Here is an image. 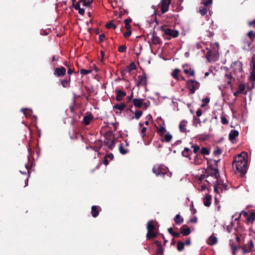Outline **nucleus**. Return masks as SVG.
Masks as SVG:
<instances>
[{
  "mask_svg": "<svg viewBox=\"0 0 255 255\" xmlns=\"http://www.w3.org/2000/svg\"><path fill=\"white\" fill-rule=\"evenodd\" d=\"M247 154L243 152L235 157L233 162V167L236 169V172L244 174L247 169Z\"/></svg>",
  "mask_w": 255,
  "mask_h": 255,
  "instance_id": "f257e3e1",
  "label": "nucleus"
},
{
  "mask_svg": "<svg viewBox=\"0 0 255 255\" xmlns=\"http://www.w3.org/2000/svg\"><path fill=\"white\" fill-rule=\"evenodd\" d=\"M168 168L163 165H155L152 168V172L156 176H161L163 178L165 175L171 176V174L168 173Z\"/></svg>",
  "mask_w": 255,
  "mask_h": 255,
  "instance_id": "f03ea898",
  "label": "nucleus"
},
{
  "mask_svg": "<svg viewBox=\"0 0 255 255\" xmlns=\"http://www.w3.org/2000/svg\"><path fill=\"white\" fill-rule=\"evenodd\" d=\"M155 224L156 223L153 221H150L147 223L146 227L147 230L146 237L147 239H149L156 237V233L155 230L156 227Z\"/></svg>",
  "mask_w": 255,
  "mask_h": 255,
  "instance_id": "7ed1b4c3",
  "label": "nucleus"
},
{
  "mask_svg": "<svg viewBox=\"0 0 255 255\" xmlns=\"http://www.w3.org/2000/svg\"><path fill=\"white\" fill-rule=\"evenodd\" d=\"M163 32L164 36L168 40L171 38H176L179 34L178 30L171 28H164L163 29Z\"/></svg>",
  "mask_w": 255,
  "mask_h": 255,
  "instance_id": "20e7f679",
  "label": "nucleus"
},
{
  "mask_svg": "<svg viewBox=\"0 0 255 255\" xmlns=\"http://www.w3.org/2000/svg\"><path fill=\"white\" fill-rule=\"evenodd\" d=\"M216 183L214 185V191L215 192L220 193L228 189L227 185L223 183L219 179L216 181Z\"/></svg>",
  "mask_w": 255,
  "mask_h": 255,
  "instance_id": "39448f33",
  "label": "nucleus"
},
{
  "mask_svg": "<svg viewBox=\"0 0 255 255\" xmlns=\"http://www.w3.org/2000/svg\"><path fill=\"white\" fill-rule=\"evenodd\" d=\"M187 86L191 93L193 94L196 90L199 89L200 83L194 80H190L187 82Z\"/></svg>",
  "mask_w": 255,
  "mask_h": 255,
  "instance_id": "423d86ee",
  "label": "nucleus"
},
{
  "mask_svg": "<svg viewBox=\"0 0 255 255\" xmlns=\"http://www.w3.org/2000/svg\"><path fill=\"white\" fill-rule=\"evenodd\" d=\"M157 120L159 127L158 128V133L159 134L160 136H162V134L165 133L167 132L165 128V125L164 121L162 120L161 118H158Z\"/></svg>",
  "mask_w": 255,
  "mask_h": 255,
  "instance_id": "0eeeda50",
  "label": "nucleus"
},
{
  "mask_svg": "<svg viewBox=\"0 0 255 255\" xmlns=\"http://www.w3.org/2000/svg\"><path fill=\"white\" fill-rule=\"evenodd\" d=\"M250 66L251 70L250 76V80L255 81V56L253 57Z\"/></svg>",
  "mask_w": 255,
  "mask_h": 255,
  "instance_id": "6e6552de",
  "label": "nucleus"
},
{
  "mask_svg": "<svg viewBox=\"0 0 255 255\" xmlns=\"http://www.w3.org/2000/svg\"><path fill=\"white\" fill-rule=\"evenodd\" d=\"M231 68L235 74L240 73L242 71V63L240 61H235L232 64Z\"/></svg>",
  "mask_w": 255,
  "mask_h": 255,
  "instance_id": "1a4fd4ad",
  "label": "nucleus"
},
{
  "mask_svg": "<svg viewBox=\"0 0 255 255\" xmlns=\"http://www.w3.org/2000/svg\"><path fill=\"white\" fill-rule=\"evenodd\" d=\"M207 173L208 174V177H214L216 180H218L219 174L218 169L215 168H209L207 170Z\"/></svg>",
  "mask_w": 255,
  "mask_h": 255,
  "instance_id": "9d476101",
  "label": "nucleus"
},
{
  "mask_svg": "<svg viewBox=\"0 0 255 255\" xmlns=\"http://www.w3.org/2000/svg\"><path fill=\"white\" fill-rule=\"evenodd\" d=\"M217 53L216 51L209 50L207 53L206 57L210 62H212L217 60Z\"/></svg>",
  "mask_w": 255,
  "mask_h": 255,
  "instance_id": "9b49d317",
  "label": "nucleus"
},
{
  "mask_svg": "<svg viewBox=\"0 0 255 255\" xmlns=\"http://www.w3.org/2000/svg\"><path fill=\"white\" fill-rule=\"evenodd\" d=\"M171 0H161V11L163 13L168 11Z\"/></svg>",
  "mask_w": 255,
  "mask_h": 255,
  "instance_id": "f8f14e48",
  "label": "nucleus"
},
{
  "mask_svg": "<svg viewBox=\"0 0 255 255\" xmlns=\"http://www.w3.org/2000/svg\"><path fill=\"white\" fill-rule=\"evenodd\" d=\"M66 73V69L65 68L62 67L61 68H56L55 69L54 75L58 76H64Z\"/></svg>",
  "mask_w": 255,
  "mask_h": 255,
  "instance_id": "ddd939ff",
  "label": "nucleus"
},
{
  "mask_svg": "<svg viewBox=\"0 0 255 255\" xmlns=\"http://www.w3.org/2000/svg\"><path fill=\"white\" fill-rule=\"evenodd\" d=\"M161 137V140L163 142H169L171 141L172 138V135L169 132H166L165 133L162 134V136H160Z\"/></svg>",
  "mask_w": 255,
  "mask_h": 255,
  "instance_id": "4468645a",
  "label": "nucleus"
},
{
  "mask_svg": "<svg viewBox=\"0 0 255 255\" xmlns=\"http://www.w3.org/2000/svg\"><path fill=\"white\" fill-rule=\"evenodd\" d=\"M203 203L204 206L209 207L211 203V196L209 194H206L203 198Z\"/></svg>",
  "mask_w": 255,
  "mask_h": 255,
  "instance_id": "2eb2a0df",
  "label": "nucleus"
},
{
  "mask_svg": "<svg viewBox=\"0 0 255 255\" xmlns=\"http://www.w3.org/2000/svg\"><path fill=\"white\" fill-rule=\"evenodd\" d=\"M138 86H145L147 84L146 78L145 75H141L138 77Z\"/></svg>",
  "mask_w": 255,
  "mask_h": 255,
  "instance_id": "dca6fc26",
  "label": "nucleus"
},
{
  "mask_svg": "<svg viewBox=\"0 0 255 255\" xmlns=\"http://www.w3.org/2000/svg\"><path fill=\"white\" fill-rule=\"evenodd\" d=\"M100 209L99 206H93L91 209V214L92 216L94 218L97 217L99 213V209Z\"/></svg>",
  "mask_w": 255,
  "mask_h": 255,
  "instance_id": "f3484780",
  "label": "nucleus"
},
{
  "mask_svg": "<svg viewBox=\"0 0 255 255\" xmlns=\"http://www.w3.org/2000/svg\"><path fill=\"white\" fill-rule=\"evenodd\" d=\"M117 96H116V100L118 101H120L122 100L123 97L126 96V92L122 91V90H118L116 91Z\"/></svg>",
  "mask_w": 255,
  "mask_h": 255,
  "instance_id": "a211bd4d",
  "label": "nucleus"
},
{
  "mask_svg": "<svg viewBox=\"0 0 255 255\" xmlns=\"http://www.w3.org/2000/svg\"><path fill=\"white\" fill-rule=\"evenodd\" d=\"M218 241L217 238L213 235L211 236L207 240V243L211 246L215 245Z\"/></svg>",
  "mask_w": 255,
  "mask_h": 255,
  "instance_id": "6ab92c4d",
  "label": "nucleus"
},
{
  "mask_svg": "<svg viewBox=\"0 0 255 255\" xmlns=\"http://www.w3.org/2000/svg\"><path fill=\"white\" fill-rule=\"evenodd\" d=\"M143 99L135 98L133 99V104L137 108H140L143 103Z\"/></svg>",
  "mask_w": 255,
  "mask_h": 255,
  "instance_id": "aec40b11",
  "label": "nucleus"
},
{
  "mask_svg": "<svg viewBox=\"0 0 255 255\" xmlns=\"http://www.w3.org/2000/svg\"><path fill=\"white\" fill-rule=\"evenodd\" d=\"M239 135V132L237 130H232L229 133V137L231 140H234Z\"/></svg>",
  "mask_w": 255,
  "mask_h": 255,
  "instance_id": "412c9836",
  "label": "nucleus"
},
{
  "mask_svg": "<svg viewBox=\"0 0 255 255\" xmlns=\"http://www.w3.org/2000/svg\"><path fill=\"white\" fill-rule=\"evenodd\" d=\"M104 144H106L109 148L112 150L115 146V141L114 140H107L104 141Z\"/></svg>",
  "mask_w": 255,
  "mask_h": 255,
  "instance_id": "4be33fe9",
  "label": "nucleus"
},
{
  "mask_svg": "<svg viewBox=\"0 0 255 255\" xmlns=\"http://www.w3.org/2000/svg\"><path fill=\"white\" fill-rule=\"evenodd\" d=\"M21 111L23 113L26 118H30L32 114V111L31 109H22Z\"/></svg>",
  "mask_w": 255,
  "mask_h": 255,
  "instance_id": "5701e85b",
  "label": "nucleus"
},
{
  "mask_svg": "<svg viewBox=\"0 0 255 255\" xmlns=\"http://www.w3.org/2000/svg\"><path fill=\"white\" fill-rule=\"evenodd\" d=\"M191 233L190 230L189 228H185L184 226L182 227L180 229V233L184 236H187Z\"/></svg>",
  "mask_w": 255,
  "mask_h": 255,
  "instance_id": "b1692460",
  "label": "nucleus"
},
{
  "mask_svg": "<svg viewBox=\"0 0 255 255\" xmlns=\"http://www.w3.org/2000/svg\"><path fill=\"white\" fill-rule=\"evenodd\" d=\"M154 243L157 246V250H156L157 254H160L162 253L163 250H162V245H161V243L158 241H156Z\"/></svg>",
  "mask_w": 255,
  "mask_h": 255,
  "instance_id": "393cba45",
  "label": "nucleus"
},
{
  "mask_svg": "<svg viewBox=\"0 0 255 255\" xmlns=\"http://www.w3.org/2000/svg\"><path fill=\"white\" fill-rule=\"evenodd\" d=\"M174 220L177 225H180L183 222V219L180 216V214H177Z\"/></svg>",
  "mask_w": 255,
  "mask_h": 255,
  "instance_id": "a878e982",
  "label": "nucleus"
},
{
  "mask_svg": "<svg viewBox=\"0 0 255 255\" xmlns=\"http://www.w3.org/2000/svg\"><path fill=\"white\" fill-rule=\"evenodd\" d=\"M187 126V122L183 121L179 125V128L181 132H185L186 131V127Z\"/></svg>",
  "mask_w": 255,
  "mask_h": 255,
  "instance_id": "bb28decb",
  "label": "nucleus"
},
{
  "mask_svg": "<svg viewBox=\"0 0 255 255\" xmlns=\"http://www.w3.org/2000/svg\"><path fill=\"white\" fill-rule=\"evenodd\" d=\"M185 65H183V67L184 68V72L186 74H189L191 76H193L195 74V72L193 69L190 68V69H188L185 68Z\"/></svg>",
  "mask_w": 255,
  "mask_h": 255,
  "instance_id": "cd10ccee",
  "label": "nucleus"
},
{
  "mask_svg": "<svg viewBox=\"0 0 255 255\" xmlns=\"http://www.w3.org/2000/svg\"><path fill=\"white\" fill-rule=\"evenodd\" d=\"M92 119H93V116L91 115H89L87 116H85L84 118L83 121L86 125H88L90 124V123L91 121L92 120Z\"/></svg>",
  "mask_w": 255,
  "mask_h": 255,
  "instance_id": "c85d7f7f",
  "label": "nucleus"
},
{
  "mask_svg": "<svg viewBox=\"0 0 255 255\" xmlns=\"http://www.w3.org/2000/svg\"><path fill=\"white\" fill-rule=\"evenodd\" d=\"M119 151L122 154H125L128 152L129 150L127 148H124L122 144H120L119 146Z\"/></svg>",
  "mask_w": 255,
  "mask_h": 255,
  "instance_id": "c756f323",
  "label": "nucleus"
},
{
  "mask_svg": "<svg viewBox=\"0 0 255 255\" xmlns=\"http://www.w3.org/2000/svg\"><path fill=\"white\" fill-rule=\"evenodd\" d=\"M180 70L178 69H175L171 73L172 76L176 80H179L178 74Z\"/></svg>",
  "mask_w": 255,
  "mask_h": 255,
  "instance_id": "7c9ffc66",
  "label": "nucleus"
},
{
  "mask_svg": "<svg viewBox=\"0 0 255 255\" xmlns=\"http://www.w3.org/2000/svg\"><path fill=\"white\" fill-rule=\"evenodd\" d=\"M70 79H65L61 81V84L63 87L67 88L69 87Z\"/></svg>",
  "mask_w": 255,
  "mask_h": 255,
  "instance_id": "2f4dec72",
  "label": "nucleus"
},
{
  "mask_svg": "<svg viewBox=\"0 0 255 255\" xmlns=\"http://www.w3.org/2000/svg\"><path fill=\"white\" fill-rule=\"evenodd\" d=\"M184 243L182 242H178L177 245V249L178 251H182L184 249Z\"/></svg>",
  "mask_w": 255,
  "mask_h": 255,
  "instance_id": "473e14b6",
  "label": "nucleus"
},
{
  "mask_svg": "<svg viewBox=\"0 0 255 255\" xmlns=\"http://www.w3.org/2000/svg\"><path fill=\"white\" fill-rule=\"evenodd\" d=\"M247 245V248L248 249V250L250 251V252H251L253 250L254 245L253 243V242L252 240H250L248 244Z\"/></svg>",
  "mask_w": 255,
  "mask_h": 255,
  "instance_id": "72a5a7b5",
  "label": "nucleus"
},
{
  "mask_svg": "<svg viewBox=\"0 0 255 255\" xmlns=\"http://www.w3.org/2000/svg\"><path fill=\"white\" fill-rule=\"evenodd\" d=\"M230 245L231 247L233 255H235L236 252L237 251L238 249L237 246L235 245L233 243H232L231 241H230Z\"/></svg>",
  "mask_w": 255,
  "mask_h": 255,
  "instance_id": "f704fd0d",
  "label": "nucleus"
},
{
  "mask_svg": "<svg viewBox=\"0 0 255 255\" xmlns=\"http://www.w3.org/2000/svg\"><path fill=\"white\" fill-rule=\"evenodd\" d=\"M207 10L208 9L206 6L204 7L202 6L199 7V12L202 15H204L205 14H206L207 12Z\"/></svg>",
  "mask_w": 255,
  "mask_h": 255,
  "instance_id": "c9c22d12",
  "label": "nucleus"
},
{
  "mask_svg": "<svg viewBox=\"0 0 255 255\" xmlns=\"http://www.w3.org/2000/svg\"><path fill=\"white\" fill-rule=\"evenodd\" d=\"M125 108V105L124 104H116L114 106V108L120 111L123 110Z\"/></svg>",
  "mask_w": 255,
  "mask_h": 255,
  "instance_id": "e433bc0d",
  "label": "nucleus"
},
{
  "mask_svg": "<svg viewBox=\"0 0 255 255\" xmlns=\"http://www.w3.org/2000/svg\"><path fill=\"white\" fill-rule=\"evenodd\" d=\"M151 41L153 43L157 44L159 43L160 39L157 36L153 35L151 38Z\"/></svg>",
  "mask_w": 255,
  "mask_h": 255,
  "instance_id": "4c0bfd02",
  "label": "nucleus"
},
{
  "mask_svg": "<svg viewBox=\"0 0 255 255\" xmlns=\"http://www.w3.org/2000/svg\"><path fill=\"white\" fill-rule=\"evenodd\" d=\"M213 0H202V3L206 7L212 4Z\"/></svg>",
  "mask_w": 255,
  "mask_h": 255,
  "instance_id": "58836bf2",
  "label": "nucleus"
},
{
  "mask_svg": "<svg viewBox=\"0 0 255 255\" xmlns=\"http://www.w3.org/2000/svg\"><path fill=\"white\" fill-rule=\"evenodd\" d=\"M131 19H126L124 20L125 27L128 29H129L130 28L129 23L131 22Z\"/></svg>",
  "mask_w": 255,
  "mask_h": 255,
  "instance_id": "ea45409f",
  "label": "nucleus"
},
{
  "mask_svg": "<svg viewBox=\"0 0 255 255\" xmlns=\"http://www.w3.org/2000/svg\"><path fill=\"white\" fill-rule=\"evenodd\" d=\"M142 115V112L141 111H136L134 112V118L136 119H138Z\"/></svg>",
  "mask_w": 255,
  "mask_h": 255,
  "instance_id": "a19ab883",
  "label": "nucleus"
},
{
  "mask_svg": "<svg viewBox=\"0 0 255 255\" xmlns=\"http://www.w3.org/2000/svg\"><path fill=\"white\" fill-rule=\"evenodd\" d=\"M91 72V70L87 69H81L80 70V74L82 75H85Z\"/></svg>",
  "mask_w": 255,
  "mask_h": 255,
  "instance_id": "79ce46f5",
  "label": "nucleus"
},
{
  "mask_svg": "<svg viewBox=\"0 0 255 255\" xmlns=\"http://www.w3.org/2000/svg\"><path fill=\"white\" fill-rule=\"evenodd\" d=\"M192 147L193 148V151L195 153H197L200 150V147L196 144L192 145Z\"/></svg>",
  "mask_w": 255,
  "mask_h": 255,
  "instance_id": "37998d69",
  "label": "nucleus"
},
{
  "mask_svg": "<svg viewBox=\"0 0 255 255\" xmlns=\"http://www.w3.org/2000/svg\"><path fill=\"white\" fill-rule=\"evenodd\" d=\"M245 90V86L243 84H240L239 86L238 93H243Z\"/></svg>",
  "mask_w": 255,
  "mask_h": 255,
  "instance_id": "c03bdc74",
  "label": "nucleus"
},
{
  "mask_svg": "<svg viewBox=\"0 0 255 255\" xmlns=\"http://www.w3.org/2000/svg\"><path fill=\"white\" fill-rule=\"evenodd\" d=\"M201 153L204 155H208L209 154V152L205 147H202L201 149Z\"/></svg>",
  "mask_w": 255,
  "mask_h": 255,
  "instance_id": "a18cd8bd",
  "label": "nucleus"
},
{
  "mask_svg": "<svg viewBox=\"0 0 255 255\" xmlns=\"http://www.w3.org/2000/svg\"><path fill=\"white\" fill-rule=\"evenodd\" d=\"M126 48L127 47L126 45H122L120 46L118 50L120 52H125L126 51Z\"/></svg>",
  "mask_w": 255,
  "mask_h": 255,
  "instance_id": "49530a36",
  "label": "nucleus"
},
{
  "mask_svg": "<svg viewBox=\"0 0 255 255\" xmlns=\"http://www.w3.org/2000/svg\"><path fill=\"white\" fill-rule=\"evenodd\" d=\"M194 124H195L196 127H198V125H200L201 124V122L200 120L198 118H194Z\"/></svg>",
  "mask_w": 255,
  "mask_h": 255,
  "instance_id": "de8ad7c7",
  "label": "nucleus"
},
{
  "mask_svg": "<svg viewBox=\"0 0 255 255\" xmlns=\"http://www.w3.org/2000/svg\"><path fill=\"white\" fill-rule=\"evenodd\" d=\"M106 27L107 28H110L111 27H113L114 29H115V28H116L117 26L115 24H114L113 23L111 22L107 24Z\"/></svg>",
  "mask_w": 255,
  "mask_h": 255,
  "instance_id": "09e8293b",
  "label": "nucleus"
},
{
  "mask_svg": "<svg viewBox=\"0 0 255 255\" xmlns=\"http://www.w3.org/2000/svg\"><path fill=\"white\" fill-rule=\"evenodd\" d=\"M243 252L244 254L250 252L248 249L247 248V245H244L242 247Z\"/></svg>",
  "mask_w": 255,
  "mask_h": 255,
  "instance_id": "8fccbe9b",
  "label": "nucleus"
},
{
  "mask_svg": "<svg viewBox=\"0 0 255 255\" xmlns=\"http://www.w3.org/2000/svg\"><path fill=\"white\" fill-rule=\"evenodd\" d=\"M255 220V213H252L248 217L249 221H254Z\"/></svg>",
  "mask_w": 255,
  "mask_h": 255,
  "instance_id": "3c124183",
  "label": "nucleus"
},
{
  "mask_svg": "<svg viewBox=\"0 0 255 255\" xmlns=\"http://www.w3.org/2000/svg\"><path fill=\"white\" fill-rule=\"evenodd\" d=\"M226 77L229 79V80L227 82V83L229 85H231V82L230 80L232 78V76L231 74H227L226 75Z\"/></svg>",
  "mask_w": 255,
  "mask_h": 255,
  "instance_id": "603ef678",
  "label": "nucleus"
},
{
  "mask_svg": "<svg viewBox=\"0 0 255 255\" xmlns=\"http://www.w3.org/2000/svg\"><path fill=\"white\" fill-rule=\"evenodd\" d=\"M221 122H222V123L224 125H226L228 123V121L227 119L225 117H222L221 118Z\"/></svg>",
  "mask_w": 255,
  "mask_h": 255,
  "instance_id": "864d4df0",
  "label": "nucleus"
},
{
  "mask_svg": "<svg viewBox=\"0 0 255 255\" xmlns=\"http://www.w3.org/2000/svg\"><path fill=\"white\" fill-rule=\"evenodd\" d=\"M109 160H112L114 158V155L112 153H110L105 156Z\"/></svg>",
  "mask_w": 255,
  "mask_h": 255,
  "instance_id": "5fc2aeb1",
  "label": "nucleus"
},
{
  "mask_svg": "<svg viewBox=\"0 0 255 255\" xmlns=\"http://www.w3.org/2000/svg\"><path fill=\"white\" fill-rule=\"evenodd\" d=\"M241 216V214H235L234 215H233V217L235 218V220H238Z\"/></svg>",
  "mask_w": 255,
  "mask_h": 255,
  "instance_id": "6e6d98bb",
  "label": "nucleus"
},
{
  "mask_svg": "<svg viewBox=\"0 0 255 255\" xmlns=\"http://www.w3.org/2000/svg\"><path fill=\"white\" fill-rule=\"evenodd\" d=\"M92 0H88L87 1L84 2V4H83L84 6H89L92 2Z\"/></svg>",
  "mask_w": 255,
  "mask_h": 255,
  "instance_id": "4d7b16f0",
  "label": "nucleus"
},
{
  "mask_svg": "<svg viewBox=\"0 0 255 255\" xmlns=\"http://www.w3.org/2000/svg\"><path fill=\"white\" fill-rule=\"evenodd\" d=\"M189 150V149L188 148H187V147L185 148L184 150L182 152V155L185 156V157H187L188 155L187 154H185V152H188Z\"/></svg>",
  "mask_w": 255,
  "mask_h": 255,
  "instance_id": "13d9d810",
  "label": "nucleus"
},
{
  "mask_svg": "<svg viewBox=\"0 0 255 255\" xmlns=\"http://www.w3.org/2000/svg\"><path fill=\"white\" fill-rule=\"evenodd\" d=\"M203 102H204L205 104L202 105V106H205L206 104H208L209 103L210 100L208 98H206L203 99Z\"/></svg>",
  "mask_w": 255,
  "mask_h": 255,
  "instance_id": "bf43d9fd",
  "label": "nucleus"
},
{
  "mask_svg": "<svg viewBox=\"0 0 255 255\" xmlns=\"http://www.w3.org/2000/svg\"><path fill=\"white\" fill-rule=\"evenodd\" d=\"M105 35L104 34H101L99 35V40L101 42L104 40Z\"/></svg>",
  "mask_w": 255,
  "mask_h": 255,
  "instance_id": "052dcab7",
  "label": "nucleus"
},
{
  "mask_svg": "<svg viewBox=\"0 0 255 255\" xmlns=\"http://www.w3.org/2000/svg\"><path fill=\"white\" fill-rule=\"evenodd\" d=\"M131 34V32L130 30H128V31L127 32H126L124 33V35L125 37H128L129 36H130Z\"/></svg>",
  "mask_w": 255,
  "mask_h": 255,
  "instance_id": "680f3d73",
  "label": "nucleus"
},
{
  "mask_svg": "<svg viewBox=\"0 0 255 255\" xmlns=\"http://www.w3.org/2000/svg\"><path fill=\"white\" fill-rule=\"evenodd\" d=\"M135 66L133 63L130 64L128 67L129 71L135 69Z\"/></svg>",
  "mask_w": 255,
  "mask_h": 255,
  "instance_id": "e2e57ef3",
  "label": "nucleus"
},
{
  "mask_svg": "<svg viewBox=\"0 0 255 255\" xmlns=\"http://www.w3.org/2000/svg\"><path fill=\"white\" fill-rule=\"evenodd\" d=\"M101 146H102V143H101V141H99L98 145L95 148V151H98L100 149Z\"/></svg>",
  "mask_w": 255,
  "mask_h": 255,
  "instance_id": "0e129e2a",
  "label": "nucleus"
},
{
  "mask_svg": "<svg viewBox=\"0 0 255 255\" xmlns=\"http://www.w3.org/2000/svg\"><path fill=\"white\" fill-rule=\"evenodd\" d=\"M109 160L105 156L104 160L103 161L104 164L106 166L108 164Z\"/></svg>",
  "mask_w": 255,
  "mask_h": 255,
  "instance_id": "69168bd1",
  "label": "nucleus"
},
{
  "mask_svg": "<svg viewBox=\"0 0 255 255\" xmlns=\"http://www.w3.org/2000/svg\"><path fill=\"white\" fill-rule=\"evenodd\" d=\"M241 214L245 217H249L248 213L247 211H243Z\"/></svg>",
  "mask_w": 255,
  "mask_h": 255,
  "instance_id": "338daca9",
  "label": "nucleus"
},
{
  "mask_svg": "<svg viewBox=\"0 0 255 255\" xmlns=\"http://www.w3.org/2000/svg\"><path fill=\"white\" fill-rule=\"evenodd\" d=\"M79 13L81 15H83L84 14V9L83 8H80L78 9Z\"/></svg>",
  "mask_w": 255,
  "mask_h": 255,
  "instance_id": "774afa93",
  "label": "nucleus"
}]
</instances>
